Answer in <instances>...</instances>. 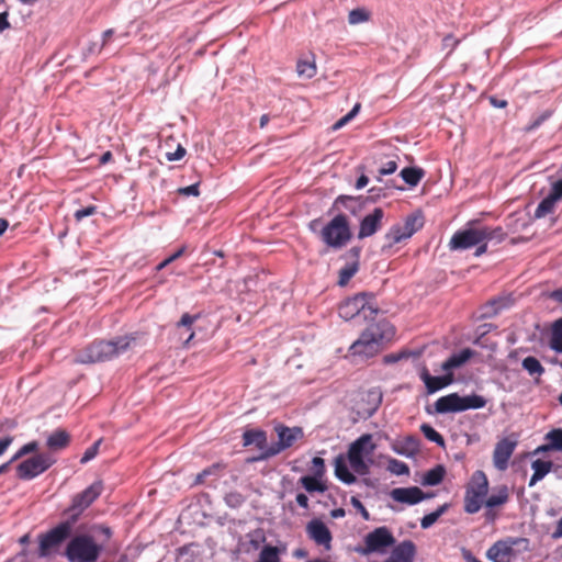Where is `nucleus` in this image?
Listing matches in <instances>:
<instances>
[{
    "label": "nucleus",
    "mask_w": 562,
    "mask_h": 562,
    "mask_svg": "<svg viewBox=\"0 0 562 562\" xmlns=\"http://www.w3.org/2000/svg\"><path fill=\"white\" fill-rule=\"evenodd\" d=\"M394 335V329L387 322H379L369 325L350 346L351 356H358L362 359H369L376 356L382 348L385 339Z\"/></svg>",
    "instance_id": "obj_1"
},
{
    "label": "nucleus",
    "mask_w": 562,
    "mask_h": 562,
    "mask_svg": "<svg viewBox=\"0 0 562 562\" xmlns=\"http://www.w3.org/2000/svg\"><path fill=\"white\" fill-rule=\"evenodd\" d=\"M506 234L502 227H488L469 222L464 228L457 231L450 241V250H467L485 239H495L496 244L505 239Z\"/></svg>",
    "instance_id": "obj_2"
},
{
    "label": "nucleus",
    "mask_w": 562,
    "mask_h": 562,
    "mask_svg": "<svg viewBox=\"0 0 562 562\" xmlns=\"http://www.w3.org/2000/svg\"><path fill=\"white\" fill-rule=\"evenodd\" d=\"M131 341L132 339L127 336L109 341H94L77 357L76 361L85 364L110 361L124 353L130 348Z\"/></svg>",
    "instance_id": "obj_3"
},
{
    "label": "nucleus",
    "mask_w": 562,
    "mask_h": 562,
    "mask_svg": "<svg viewBox=\"0 0 562 562\" xmlns=\"http://www.w3.org/2000/svg\"><path fill=\"white\" fill-rule=\"evenodd\" d=\"M339 316L345 321L362 318L363 321H374L379 308L374 302L372 293H359L348 297L339 305Z\"/></svg>",
    "instance_id": "obj_4"
},
{
    "label": "nucleus",
    "mask_w": 562,
    "mask_h": 562,
    "mask_svg": "<svg viewBox=\"0 0 562 562\" xmlns=\"http://www.w3.org/2000/svg\"><path fill=\"white\" fill-rule=\"evenodd\" d=\"M102 551L103 546L90 535H77L68 542L65 555L69 562H95Z\"/></svg>",
    "instance_id": "obj_5"
},
{
    "label": "nucleus",
    "mask_w": 562,
    "mask_h": 562,
    "mask_svg": "<svg viewBox=\"0 0 562 562\" xmlns=\"http://www.w3.org/2000/svg\"><path fill=\"white\" fill-rule=\"evenodd\" d=\"M423 225L424 216L420 212L409 214L402 223L392 225L384 235L385 244L382 246V251L386 252L394 245L409 239Z\"/></svg>",
    "instance_id": "obj_6"
},
{
    "label": "nucleus",
    "mask_w": 562,
    "mask_h": 562,
    "mask_svg": "<svg viewBox=\"0 0 562 562\" xmlns=\"http://www.w3.org/2000/svg\"><path fill=\"white\" fill-rule=\"evenodd\" d=\"M486 405V400L482 395L471 394L460 396L458 393H451L439 397L434 406L437 414L460 413L468 409H479Z\"/></svg>",
    "instance_id": "obj_7"
},
{
    "label": "nucleus",
    "mask_w": 562,
    "mask_h": 562,
    "mask_svg": "<svg viewBox=\"0 0 562 562\" xmlns=\"http://www.w3.org/2000/svg\"><path fill=\"white\" fill-rule=\"evenodd\" d=\"M372 435L364 434L350 443L347 459L351 469L359 475L369 473V465L366 458L370 457L376 446L372 442Z\"/></svg>",
    "instance_id": "obj_8"
},
{
    "label": "nucleus",
    "mask_w": 562,
    "mask_h": 562,
    "mask_svg": "<svg viewBox=\"0 0 562 562\" xmlns=\"http://www.w3.org/2000/svg\"><path fill=\"white\" fill-rule=\"evenodd\" d=\"M322 240L330 248L340 249L351 239V231L346 215L337 214L321 231Z\"/></svg>",
    "instance_id": "obj_9"
},
{
    "label": "nucleus",
    "mask_w": 562,
    "mask_h": 562,
    "mask_svg": "<svg viewBox=\"0 0 562 562\" xmlns=\"http://www.w3.org/2000/svg\"><path fill=\"white\" fill-rule=\"evenodd\" d=\"M72 522L61 521L56 527L38 536V555L46 558L53 550L60 546L71 533Z\"/></svg>",
    "instance_id": "obj_10"
},
{
    "label": "nucleus",
    "mask_w": 562,
    "mask_h": 562,
    "mask_svg": "<svg viewBox=\"0 0 562 562\" xmlns=\"http://www.w3.org/2000/svg\"><path fill=\"white\" fill-rule=\"evenodd\" d=\"M278 435V442L271 445L263 454H260L257 460H265L279 454L281 451L292 447L294 442L303 437V430L300 427H288L284 425H277L274 428Z\"/></svg>",
    "instance_id": "obj_11"
},
{
    "label": "nucleus",
    "mask_w": 562,
    "mask_h": 562,
    "mask_svg": "<svg viewBox=\"0 0 562 562\" xmlns=\"http://www.w3.org/2000/svg\"><path fill=\"white\" fill-rule=\"evenodd\" d=\"M55 463V459L47 453L35 454L16 467L18 477L21 480H33L44 473Z\"/></svg>",
    "instance_id": "obj_12"
},
{
    "label": "nucleus",
    "mask_w": 562,
    "mask_h": 562,
    "mask_svg": "<svg viewBox=\"0 0 562 562\" xmlns=\"http://www.w3.org/2000/svg\"><path fill=\"white\" fill-rule=\"evenodd\" d=\"M102 482L97 481L85 488L81 493L74 496L71 505L68 507L67 513L70 515V521L74 524L102 493Z\"/></svg>",
    "instance_id": "obj_13"
},
{
    "label": "nucleus",
    "mask_w": 562,
    "mask_h": 562,
    "mask_svg": "<svg viewBox=\"0 0 562 562\" xmlns=\"http://www.w3.org/2000/svg\"><path fill=\"white\" fill-rule=\"evenodd\" d=\"M528 544L526 538H506L496 541L487 551V558L493 562H514L517 558L515 547Z\"/></svg>",
    "instance_id": "obj_14"
},
{
    "label": "nucleus",
    "mask_w": 562,
    "mask_h": 562,
    "mask_svg": "<svg viewBox=\"0 0 562 562\" xmlns=\"http://www.w3.org/2000/svg\"><path fill=\"white\" fill-rule=\"evenodd\" d=\"M395 538L385 526L378 527L364 538L366 549L363 553L384 552L386 548L394 546Z\"/></svg>",
    "instance_id": "obj_15"
},
{
    "label": "nucleus",
    "mask_w": 562,
    "mask_h": 562,
    "mask_svg": "<svg viewBox=\"0 0 562 562\" xmlns=\"http://www.w3.org/2000/svg\"><path fill=\"white\" fill-rule=\"evenodd\" d=\"M517 447V440L510 437H504L495 445L493 452L494 467L499 471L508 468V462Z\"/></svg>",
    "instance_id": "obj_16"
},
{
    "label": "nucleus",
    "mask_w": 562,
    "mask_h": 562,
    "mask_svg": "<svg viewBox=\"0 0 562 562\" xmlns=\"http://www.w3.org/2000/svg\"><path fill=\"white\" fill-rule=\"evenodd\" d=\"M306 533L317 546L324 547L325 550L330 549L333 536L323 520L318 518L310 520L306 525Z\"/></svg>",
    "instance_id": "obj_17"
},
{
    "label": "nucleus",
    "mask_w": 562,
    "mask_h": 562,
    "mask_svg": "<svg viewBox=\"0 0 562 562\" xmlns=\"http://www.w3.org/2000/svg\"><path fill=\"white\" fill-rule=\"evenodd\" d=\"M390 496L393 501L406 504V505H416L424 499H427L431 497V494L424 493L419 487L417 486H409V487H396L393 488L390 492Z\"/></svg>",
    "instance_id": "obj_18"
},
{
    "label": "nucleus",
    "mask_w": 562,
    "mask_h": 562,
    "mask_svg": "<svg viewBox=\"0 0 562 562\" xmlns=\"http://www.w3.org/2000/svg\"><path fill=\"white\" fill-rule=\"evenodd\" d=\"M384 218V211L375 207L371 213L367 214L359 224L358 238L364 239L374 235L381 227Z\"/></svg>",
    "instance_id": "obj_19"
},
{
    "label": "nucleus",
    "mask_w": 562,
    "mask_h": 562,
    "mask_svg": "<svg viewBox=\"0 0 562 562\" xmlns=\"http://www.w3.org/2000/svg\"><path fill=\"white\" fill-rule=\"evenodd\" d=\"M419 378L424 382L428 394H434L453 382L452 373L445 372L441 376H434L426 367L420 370Z\"/></svg>",
    "instance_id": "obj_20"
},
{
    "label": "nucleus",
    "mask_w": 562,
    "mask_h": 562,
    "mask_svg": "<svg viewBox=\"0 0 562 562\" xmlns=\"http://www.w3.org/2000/svg\"><path fill=\"white\" fill-rule=\"evenodd\" d=\"M416 546L412 540H404L394 547L391 554L383 562H414Z\"/></svg>",
    "instance_id": "obj_21"
},
{
    "label": "nucleus",
    "mask_w": 562,
    "mask_h": 562,
    "mask_svg": "<svg viewBox=\"0 0 562 562\" xmlns=\"http://www.w3.org/2000/svg\"><path fill=\"white\" fill-rule=\"evenodd\" d=\"M544 443L537 447L533 454L562 452V428H553L544 435Z\"/></svg>",
    "instance_id": "obj_22"
},
{
    "label": "nucleus",
    "mask_w": 562,
    "mask_h": 562,
    "mask_svg": "<svg viewBox=\"0 0 562 562\" xmlns=\"http://www.w3.org/2000/svg\"><path fill=\"white\" fill-rule=\"evenodd\" d=\"M473 356L474 351L470 348H464L459 352H454L445 362H442L441 370L447 373H452L453 369L462 367Z\"/></svg>",
    "instance_id": "obj_23"
},
{
    "label": "nucleus",
    "mask_w": 562,
    "mask_h": 562,
    "mask_svg": "<svg viewBox=\"0 0 562 562\" xmlns=\"http://www.w3.org/2000/svg\"><path fill=\"white\" fill-rule=\"evenodd\" d=\"M243 441L245 447L255 445L261 451V454L270 447L267 445L266 432L260 429L246 430L243 435Z\"/></svg>",
    "instance_id": "obj_24"
},
{
    "label": "nucleus",
    "mask_w": 562,
    "mask_h": 562,
    "mask_svg": "<svg viewBox=\"0 0 562 562\" xmlns=\"http://www.w3.org/2000/svg\"><path fill=\"white\" fill-rule=\"evenodd\" d=\"M347 460L344 454H338L335 458L334 467H335V476L342 483L350 485L353 484L357 479L356 476L349 471L347 465Z\"/></svg>",
    "instance_id": "obj_25"
},
{
    "label": "nucleus",
    "mask_w": 562,
    "mask_h": 562,
    "mask_svg": "<svg viewBox=\"0 0 562 562\" xmlns=\"http://www.w3.org/2000/svg\"><path fill=\"white\" fill-rule=\"evenodd\" d=\"M553 463L551 461H544L541 459H536L531 462V469L533 471L528 486H535L539 481H541L547 474H549L552 470Z\"/></svg>",
    "instance_id": "obj_26"
},
{
    "label": "nucleus",
    "mask_w": 562,
    "mask_h": 562,
    "mask_svg": "<svg viewBox=\"0 0 562 562\" xmlns=\"http://www.w3.org/2000/svg\"><path fill=\"white\" fill-rule=\"evenodd\" d=\"M350 252H352L353 257H355V260L351 261V262H348L346 263L339 271V279H338V284L340 286H345L349 281L350 279L358 272L359 270V261H358V258H359V249L357 248H352L350 250Z\"/></svg>",
    "instance_id": "obj_27"
},
{
    "label": "nucleus",
    "mask_w": 562,
    "mask_h": 562,
    "mask_svg": "<svg viewBox=\"0 0 562 562\" xmlns=\"http://www.w3.org/2000/svg\"><path fill=\"white\" fill-rule=\"evenodd\" d=\"M467 490L486 497L488 492V480L485 473L481 470L475 471L471 476V481L467 486Z\"/></svg>",
    "instance_id": "obj_28"
},
{
    "label": "nucleus",
    "mask_w": 562,
    "mask_h": 562,
    "mask_svg": "<svg viewBox=\"0 0 562 562\" xmlns=\"http://www.w3.org/2000/svg\"><path fill=\"white\" fill-rule=\"evenodd\" d=\"M508 498V487L506 485H501L494 488L492 494L485 498V506L487 508H495L506 504Z\"/></svg>",
    "instance_id": "obj_29"
},
{
    "label": "nucleus",
    "mask_w": 562,
    "mask_h": 562,
    "mask_svg": "<svg viewBox=\"0 0 562 562\" xmlns=\"http://www.w3.org/2000/svg\"><path fill=\"white\" fill-rule=\"evenodd\" d=\"M446 469L443 465L438 464L434 467L432 469L425 472V474L422 477L420 483L424 486H436L440 484L445 477Z\"/></svg>",
    "instance_id": "obj_30"
},
{
    "label": "nucleus",
    "mask_w": 562,
    "mask_h": 562,
    "mask_svg": "<svg viewBox=\"0 0 562 562\" xmlns=\"http://www.w3.org/2000/svg\"><path fill=\"white\" fill-rule=\"evenodd\" d=\"M485 498L486 497L481 496L480 494H477L475 492L465 490L464 512L468 514L477 513L481 509L482 505L485 504Z\"/></svg>",
    "instance_id": "obj_31"
},
{
    "label": "nucleus",
    "mask_w": 562,
    "mask_h": 562,
    "mask_svg": "<svg viewBox=\"0 0 562 562\" xmlns=\"http://www.w3.org/2000/svg\"><path fill=\"white\" fill-rule=\"evenodd\" d=\"M69 443V435L66 430L57 429L52 432L46 440V445L52 450L64 449Z\"/></svg>",
    "instance_id": "obj_32"
},
{
    "label": "nucleus",
    "mask_w": 562,
    "mask_h": 562,
    "mask_svg": "<svg viewBox=\"0 0 562 562\" xmlns=\"http://www.w3.org/2000/svg\"><path fill=\"white\" fill-rule=\"evenodd\" d=\"M549 346L553 351L562 353V318L557 319L552 325Z\"/></svg>",
    "instance_id": "obj_33"
},
{
    "label": "nucleus",
    "mask_w": 562,
    "mask_h": 562,
    "mask_svg": "<svg viewBox=\"0 0 562 562\" xmlns=\"http://www.w3.org/2000/svg\"><path fill=\"white\" fill-rule=\"evenodd\" d=\"M401 177L409 187H416L424 177V170L416 167H405L401 170Z\"/></svg>",
    "instance_id": "obj_34"
},
{
    "label": "nucleus",
    "mask_w": 562,
    "mask_h": 562,
    "mask_svg": "<svg viewBox=\"0 0 562 562\" xmlns=\"http://www.w3.org/2000/svg\"><path fill=\"white\" fill-rule=\"evenodd\" d=\"M557 202V200H554L552 196L548 194L540 201V203L536 207L533 217L538 220L544 217L548 214L553 213Z\"/></svg>",
    "instance_id": "obj_35"
},
{
    "label": "nucleus",
    "mask_w": 562,
    "mask_h": 562,
    "mask_svg": "<svg viewBox=\"0 0 562 562\" xmlns=\"http://www.w3.org/2000/svg\"><path fill=\"white\" fill-rule=\"evenodd\" d=\"M317 68L314 57L311 60H299L296 64V72L299 77L311 79L316 75Z\"/></svg>",
    "instance_id": "obj_36"
},
{
    "label": "nucleus",
    "mask_w": 562,
    "mask_h": 562,
    "mask_svg": "<svg viewBox=\"0 0 562 562\" xmlns=\"http://www.w3.org/2000/svg\"><path fill=\"white\" fill-rule=\"evenodd\" d=\"M341 205L344 209L349 211L352 214H356L358 209L361 206V202L359 198L350 196V195H339L335 202L334 206Z\"/></svg>",
    "instance_id": "obj_37"
},
{
    "label": "nucleus",
    "mask_w": 562,
    "mask_h": 562,
    "mask_svg": "<svg viewBox=\"0 0 562 562\" xmlns=\"http://www.w3.org/2000/svg\"><path fill=\"white\" fill-rule=\"evenodd\" d=\"M300 482L303 485V487L310 493H313V492L323 493L326 490V486L319 481V476H316V475L315 476H311V475L302 476Z\"/></svg>",
    "instance_id": "obj_38"
},
{
    "label": "nucleus",
    "mask_w": 562,
    "mask_h": 562,
    "mask_svg": "<svg viewBox=\"0 0 562 562\" xmlns=\"http://www.w3.org/2000/svg\"><path fill=\"white\" fill-rule=\"evenodd\" d=\"M448 508H449V505L443 504V505L439 506L435 512H431V513L425 515L420 519V527L423 529L430 528L439 519V517L447 512Z\"/></svg>",
    "instance_id": "obj_39"
},
{
    "label": "nucleus",
    "mask_w": 562,
    "mask_h": 562,
    "mask_svg": "<svg viewBox=\"0 0 562 562\" xmlns=\"http://www.w3.org/2000/svg\"><path fill=\"white\" fill-rule=\"evenodd\" d=\"M521 366L530 375H542L544 373V368L536 357H526Z\"/></svg>",
    "instance_id": "obj_40"
},
{
    "label": "nucleus",
    "mask_w": 562,
    "mask_h": 562,
    "mask_svg": "<svg viewBox=\"0 0 562 562\" xmlns=\"http://www.w3.org/2000/svg\"><path fill=\"white\" fill-rule=\"evenodd\" d=\"M420 431L431 442H435L439 447H445L443 437L429 424H422Z\"/></svg>",
    "instance_id": "obj_41"
},
{
    "label": "nucleus",
    "mask_w": 562,
    "mask_h": 562,
    "mask_svg": "<svg viewBox=\"0 0 562 562\" xmlns=\"http://www.w3.org/2000/svg\"><path fill=\"white\" fill-rule=\"evenodd\" d=\"M199 318V315H190L188 313H184L180 321L177 323V327H184L189 331V336L186 339L184 344L188 345L191 339L194 337V331L192 330L193 323Z\"/></svg>",
    "instance_id": "obj_42"
},
{
    "label": "nucleus",
    "mask_w": 562,
    "mask_h": 562,
    "mask_svg": "<svg viewBox=\"0 0 562 562\" xmlns=\"http://www.w3.org/2000/svg\"><path fill=\"white\" fill-rule=\"evenodd\" d=\"M257 562H280L278 548L272 546L263 547Z\"/></svg>",
    "instance_id": "obj_43"
},
{
    "label": "nucleus",
    "mask_w": 562,
    "mask_h": 562,
    "mask_svg": "<svg viewBox=\"0 0 562 562\" xmlns=\"http://www.w3.org/2000/svg\"><path fill=\"white\" fill-rule=\"evenodd\" d=\"M387 470L394 474V475H397V476H401V475H408L409 474V468L408 465L401 461V460H397V459H390L389 462H387Z\"/></svg>",
    "instance_id": "obj_44"
},
{
    "label": "nucleus",
    "mask_w": 562,
    "mask_h": 562,
    "mask_svg": "<svg viewBox=\"0 0 562 562\" xmlns=\"http://www.w3.org/2000/svg\"><path fill=\"white\" fill-rule=\"evenodd\" d=\"M504 307H505V303H504L503 299H494L485 305L483 316L492 317V316L498 314L499 311Z\"/></svg>",
    "instance_id": "obj_45"
},
{
    "label": "nucleus",
    "mask_w": 562,
    "mask_h": 562,
    "mask_svg": "<svg viewBox=\"0 0 562 562\" xmlns=\"http://www.w3.org/2000/svg\"><path fill=\"white\" fill-rule=\"evenodd\" d=\"M404 445L405 447L401 449L394 448V451L405 457H412L417 451V441L413 437H407Z\"/></svg>",
    "instance_id": "obj_46"
},
{
    "label": "nucleus",
    "mask_w": 562,
    "mask_h": 562,
    "mask_svg": "<svg viewBox=\"0 0 562 562\" xmlns=\"http://www.w3.org/2000/svg\"><path fill=\"white\" fill-rule=\"evenodd\" d=\"M370 15L369 12L364 9H353L349 12L348 21L350 24H359L367 22L369 20Z\"/></svg>",
    "instance_id": "obj_47"
},
{
    "label": "nucleus",
    "mask_w": 562,
    "mask_h": 562,
    "mask_svg": "<svg viewBox=\"0 0 562 562\" xmlns=\"http://www.w3.org/2000/svg\"><path fill=\"white\" fill-rule=\"evenodd\" d=\"M38 449V443L36 441H30L25 445H23L15 453L14 456L10 459V462H15L16 460H19L20 458L29 454V453H32V452H35L36 450Z\"/></svg>",
    "instance_id": "obj_48"
},
{
    "label": "nucleus",
    "mask_w": 562,
    "mask_h": 562,
    "mask_svg": "<svg viewBox=\"0 0 562 562\" xmlns=\"http://www.w3.org/2000/svg\"><path fill=\"white\" fill-rule=\"evenodd\" d=\"M225 503L231 508H237L245 502L244 496L238 492H231L225 495Z\"/></svg>",
    "instance_id": "obj_49"
},
{
    "label": "nucleus",
    "mask_w": 562,
    "mask_h": 562,
    "mask_svg": "<svg viewBox=\"0 0 562 562\" xmlns=\"http://www.w3.org/2000/svg\"><path fill=\"white\" fill-rule=\"evenodd\" d=\"M101 442H102V439H99L92 446H90L88 449H86V451L83 452V454L80 459V462L87 463V462L93 460L99 452V447H100Z\"/></svg>",
    "instance_id": "obj_50"
},
{
    "label": "nucleus",
    "mask_w": 562,
    "mask_h": 562,
    "mask_svg": "<svg viewBox=\"0 0 562 562\" xmlns=\"http://www.w3.org/2000/svg\"><path fill=\"white\" fill-rule=\"evenodd\" d=\"M360 109V104H356L345 116L339 119L333 126L334 130H338L342 127L347 122H349L355 115L358 113Z\"/></svg>",
    "instance_id": "obj_51"
},
{
    "label": "nucleus",
    "mask_w": 562,
    "mask_h": 562,
    "mask_svg": "<svg viewBox=\"0 0 562 562\" xmlns=\"http://www.w3.org/2000/svg\"><path fill=\"white\" fill-rule=\"evenodd\" d=\"M350 503H351L352 507L359 512V514L362 516V518L364 520L370 519L369 512L366 509V507L363 506V504L361 503V501L358 497L352 496L350 499Z\"/></svg>",
    "instance_id": "obj_52"
},
{
    "label": "nucleus",
    "mask_w": 562,
    "mask_h": 562,
    "mask_svg": "<svg viewBox=\"0 0 562 562\" xmlns=\"http://www.w3.org/2000/svg\"><path fill=\"white\" fill-rule=\"evenodd\" d=\"M95 212H97V206L95 205H89V206L82 207L80 210H77L75 212L74 216H75V218L77 221H81L85 217L93 215Z\"/></svg>",
    "instance_id": "obj_53"
},
{
    "label": "nucleus",
    "mask_w": 562,
    "mask_h": 562,
    "mask_svg": "<svg viewBox=\"0 0 562 562\" xmlns=\"http://www.w3.org/2000/svg\"><path fill=\"white\" fill-rule=\"evenodd\" d=\"M221 468L220 464H213L206 469H204L202 472H200L195 477V483L201 484L204 482V479L209 475L214 474L218 469Z\"/></svg>",
    "instance_id": "obj_54"
},
{
    "label": "nucleus",
    "mask_w": 562,
    "mask_h": 562,
    "mask_svg": "<svg viewBox=\"0 0 562 562\" xmlns=\"http://www.w3.org/2000/svg\"><path fill=\"white\" fill-rule=\"evenodd\" d=\"M312 464L315 475L322 477L325 473V461L319 457H314Z\"/></svg>",
    "instance_id": "obj_55"
},
{
    "label": "nucleus",
    "mask_w": 562,
    "mask_h": 562,
    "mask_svg": "<svg viewBox=\"0 0 562 562\" xmlns=\"http://www.w3.org/2000/svg\"><path fill=\"white\" fill-rule=\"evenodd\" d=\"M178 192L180 195L184 196H198L200 194L199 183H193L191 186L180 188Z\"/></svg>",
    "instance_id": "obj_56"
},
{
    "label": "nucleus",
    "mask_w": 562,
    "mask_h": 562,
    "mask_svg": "<svg viewBox=\"0 0 562 562\" xmlns=\"http://www.w3.org/2000/svg\"><path fill=\"white\" fill-rule=\"evenodd\" d=\"M549 195L557 201L562 199V178L552 183Z\"/></svg>",
    "instance_id": "obj_57"
},
{
    "label": "nucleus",
    "mask_w": 562,
    "mask_h": 562,
    "mask_svg": "<svg viewBox=\"0 0 562 562\" xmlns=\"http://www.w3.org/2000/svg\"><path fill=\"white\" fill-rule=\"evenodd\" d=\"M396 169H397L396 161L389 160L379 169V175L380 176L392 175V173H394L396 171Z\"/></svg>",
    "instance_id": "obj_58"
},
{
    "label": "nucleus",
    "mask_w": 562,
    "mask_h": 562,
    "mask_svg": "<svg viewBox=\"0 0 562 562\" xmlns=\"http://www.w3.org/2000/svg\"><path fill=\"white\" fill-rule=\"evenodd\" d=\"M184 251V248H180L178 251H176L175 254H172L171 256H169L168 258H166L164 261H161L158 266H157V270L160 271L162 270L164 268H166L169 263H171L172 261H175L176 259H178Z\"/></svg>",
    "instance_id": "obj_59"
},
{
    "label": "nucleus",
    "mask_w": 562,
    "mask_h": 562,
    "mask_svg": "<svg viewBox=\"0 0 562 562\" xmlns=\"http://www.w3.org/2000/svg\"><path fill=\"white\" fill-rule=\"evenodd\" d=\"M114 35L113 29H108L102 33V40L101 44L99 45V52L102 50L104 47H106L110 44V41L112 36Z\"/></svg>",
    "instance_id": "obj_60"
},
{
    "label": "nucleus",
    "mask_w": 562,
    "mask_h": 562,
    "mask_svg": "<svg viewBox=\"0 0 562 562\" xmlns=\"http://www.w3.org/2000/svg\"><path fill=\"white\" fill-rule=\"evenodd\" d=\"M184 155H186V149L181 145H179L175 153L167 154V159L169 161H176V160H180L181 158H183Z\"/></svg>",
    "instance_id": "obj_61"
},
{
    "label": "nucleus",
    "mask_w": 562,
    "mask_h": 562,
    "mask_svg": "<svg viewBox=\"0 0 562 562\" xmlns=\"http://www.w3.org/2000/svg\"><path fill=\"white\" fill-rule=\"evenodd\" d=\"M488 241H495V239H485L484 241H481L480 244H476L474 246V247H476L475 252H474L475 257H480L487 251Z\"/></svg>",
    "instance_id": "obj_62"
},
{
    "label": "nucleus",
    "mask_w": 562,
    "mask_h": 562,
    "mask_svg": "<svg viewBox=\"0 0 562 562\" xmlns=\"http://www.w3.org/2000/svg\"><path fill=\"white\" fill-rule=\"evenodd\" d=\"M13 438L11 436L0 438V456H2L5 452V450L10 447Z\"/></svg>",
    "instance_id": "obj_63"
},
{
    "label": "nucleus",
    "mask_w": 562,
    "mask_h": 562,
    "mask_svg": "<svg viewBox=\"0 0 562 562\" xmlns=\"http://www.w3.org/2000/svg\"><path fill=\"white\" fill-rule=\"evenodd\" d=\"M8 16H9V14L7 11L0 13V33H2L3 31H5L10 27V22L8 20Z\"/></svg>",
    "instance_id": "obj_64"
}]
</instances>
